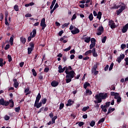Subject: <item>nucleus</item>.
Instances as JSON below:
<instances>
[{
    "instance_id": "nucleus-15",
    "label": "nucleus",
    "mask_w": 128,
    "mask_h": 128,
    "mask_svg": "<svg viewBox=\"0 0 128 128\" xmlns=\"http://www.w3.org/2000/svg\"><path fill=\"white\" fill-rule=\"evenodd\" d=\"M74 103V101H73L71 99H69L68 101L67 104H66V106L68 107V106H72Z\"/></svg>"
},
{
    "instance_id": "nucleus-23",
    "label": "nucleus",
    "mask_w": 128,
    "mask_h": 128,
    "mask_svg": "<svg viewBox=\"0 0 128 128\" xmlns=\"http://www.w3.org/2000/svg\"><path fill=\"white\" fill-rule=\"evenodd\" d=\"M114 110H115V108H112V107H110L108 108V110L107 112L106 115H108L110 113H112V112H114Z\"/></svg>"
},
{
    "instance_id": "nucleus-62",
    "label": "nucleus",
    "mask_w": 128,
    "mask_h": 128,
    "mask_svg": "<svg viewBox=\"0 0 128 128\" xmlns=\"http://www.w3.org/2000/svg\"><path fill=\"white\" fill-rule=\"evenodd\" d=\"M62 60H63L64 62H66V60H68L66 56H63Z\"/></svg>"
},
{
    "instance_id": "nucleus-38",
    "label": "nucleus",
    "mask_w": 128,
    "mask_h": 128,
    "mask_svg": "<svg viewBox=\"0 0 128 128\" xmlns=\"http://www.w3.org/2000/svg\"><path fill=\"white\" fill-rule=\"evenodd\" d=\"M125 60V66L127 68V66H128V57H126L124 59Z\"/></svg>"
},
{
    "instance_id": "nucleus-10",
    "label": "nucleus",
    "mask_w": 128,
    "mask_h": 128,
    "mask_svg": "<svg viewBox=\"0 0 128 128\" xmlns=\"http://www.w3.org/2000/svg\"><path fill=\"white\" fill-rule=\"evenodd\" d=\"M125 58V55L124 54H120V56H119V57H118L116 59V61L118 62H122V60H124V58Z\"/></svg>"
},
{
    "instance_id": "nucleus-47",
    "label": "nucleus",
    "mask_w": 128,
    "mask_h": 128,
    "mask_svg": "<svg viewBox=\"0 0 128 128\" xmlns=\"http://www.w3.org/2000/svg\"><path fill=\"white\" fill-rule=\"evenodd\" d=\"M16 112L18 113L20 110V107L19 106L18 107H16L15 108Z\"/></svg>"
},
{
    "instance_id": "nucleus-30",
    "label": "nucleus",
    "mask_w": 128,
    "mask_h": 128,
    "mask_svg": "<svg viewBox=\"0 0 128 128\" xmlns=\"http://www.w3.org/2000/svg\"><path fill=\"white\" fill-rule=\"evenodd\" d=\"M96 44V43H93L92 42H91V44H90V48L92 50V49L93 50Z\"/></svg>"
},
{
    "instance_id": "nucleus-1",
    "label": "nucleus",
    "mask_w": 128,
    "mask_h": 128,
    "mask_svg": "<svg viewBox=\"0 0 128 128\" xmlns=\"http://www.w3.org/2000/svg\"><path fill=\"white\" fill-rule=\"evenodd\" d=\"M65 73L66 74V83H70V82H72V78H74L76 76V73L74 71L72 70V66H68V67L66 66Z\"/></svg>"
},
{
    "instance_id": "nucleus-35",
    "label": "nucleus",
    "mask_w": 128,
    "mask_h": 128,
    "mask_svg": "<svg viewBox=\"0 0 128 128\" xmlns=\"http://www.w3.org/2000/svg\"><path fill=\"white\" fill-rule=\"evenodd\" d=\"M70 24V22H66L65 24H62V28H64L66 26H68Z\"/></svg>"
},
{
    "instance_id": "nucleus-18",
    "label": "nucleus",
    "mask_w": 128,
    "mask_h": 128,
    "mask_svg": "<svg viewBox=\"0 0 128 128\" xmlns=\"http://www.w3.org/2000/svg\"><path fill=\"white\" fill-rule=\"evenodd\" d=\"M8 103V105L10 104V106L11 108H13V107H14V101L12 99L9 100Z\"/></svg>"
},
{
    "instance_id": "nucleus-45",
    "label": "nucleus",
    "mask_w": 128,
    "mask_h": 128,
    "mask_svg": "<svg viewBox=\"0 0 128 128\" xmlns=\"http://www.w3.org/2000/svg\"><path fill=\"white\" fill-rule=\"evenodd\" d=\"M88 18H89L90 20H92L94 18V16H93V14L92 13L90 14L89 15Z\"/></svg>"
},
{
    "instance_id": "nucleus-9",
    "label": "nucleus",
    "mask_w": 128,
    "mask_h": 128,
    "mask_svg": "<svg viewBox=\"0 0 128 128\" xmlns=\"http://www.w3.org/2000/svg\"><path fill=\"white\" fill-rule=\"evenodd\" d=\"M58 73H64V71H66L67 69V66H65V67L62 68V65H60L58 66Z\"/></svg>"
},
{
    "instance_id": "nucleus-52",
    "label": "nucleus",
    "mask_w": 128,
    "mask_h": 128,
    "mask_svg": "<svg viewBox=\"0 0 128 128\" xmlns=\"http://www.w3.org/2000/svg\"><path fill=\"white\" fill-rule=\"evenodd\" d=\"M28 54H32V49L31 47H30V48H28Z\"/></svg>"
},
{
    "instance_id": "nucleus-41",
    "label": "nucleus",
    "mask_w": 128,
    "mask_h": 128,
    "mask_svg": "<svg viewBox=\"0 0 128 128\" xmlns=\"http://www.w3.org/2000/svg\"><path fill=\"white\" fill-rule=\"evenodd\" d=\"M96 124V122L95 121H94L93 120L92 121H91L90 123V126H91V127H94V126Z\"/></svg>"
},
{
    "instance_id": "nucleus-19",
    "label": "nucleus",
    "mask_w": 128,
    "mask_h": 128,
    "mask_svg": "<svg viewBox=\"0 0 128 128\" xmlns=\"http://www.w3.org/2000/svg\"><path fill=\"white\" fill-rule=\"evenodd\" d=\"M14 82V87H15V88H18V85H19V83L18 82L17 79H14L13 80Z\"/></svg>"
},
{
    "instance_id": "nucleus-44",
    "label": "nucleus",
    "mask_w": 128,
    "mask_h": 128,
    "mask_svg": "<svg viewBox=\"0 0 128 128\" xmlns=\"http://www.w3.org/2000/svg\"><path fill=\"white\" fill-rule=\"evenodd\" d=\"M106 118H102L101 119H100V120H99V121L98 122V124H100V123H102L103 122H104V121H105Z\"/></svg>"
},
{
    "instance_id": "nucleus-24",
    "label": "nucleus",
    "mask_w": 128,
    "mask_h": 128,
    "mask_svg": "<svg viewBox=\"0 0 128 128\" xmlns=\"http://www.w3.org/2000/svg\"><path fill=\"white\" fill-rule=\"evenodd\" d=\"M20 42H22V44H25L26 42V38H24V36H21Z\"/></svg>"
},
{
    "instance_id": "nucleus-55",
    "label": "nucleus",
    "mask_w": 128,
    "mask_h": 128,
    "mask_svg": "<svg viewBox=\"0 0 128 128\" xmlns=\"http://www.w3.org/2000/svg\"><path fill=\"white\" fill-rule=\"evenodd\" d=\"M44 107H42L41 108H40L39 111H38V113L40 114L41 113V112H42V111H44Z\"/></svg>"
},
{
    "instance_id": "nucleus-40",
    "label": "nucleus",
    "mask_w": 128,
    "mask_h": 128,
    "mask_svg": "<svg viewBox=\"0 0 128 128\" xmlns=\"http://www.w3.org/2000/svg\"><path fill=\"white\" fill-rule=\"evenodd\" d=\"M4 60L2 58H0V67L4 66Z\"/></svg>"
},
{
    "instance_id": "nucleus-61",
    "label": "nucleus",
    "mask_w": 128,
    "mask_h": 128,
    "mask_svg": "<svg viewBox=\"0 0 128 128\" xmlns=\"http://www.w3.org/2000/svg\"><path fill=\"white\" fill-rule=\"evenodd\" d=\"M48 71H50V68H44V72H45L46 73H48Z\"/></svg>"
},
{
    "instance_id": "nucleus-31",
    "label": "nucleus",
    "mask_w": 128,
    "mask_h": 128,
    "mask_svg": "<svg viewBox=\"0 0 128 128\" xmlns=\"http://www.w3.org/2000/svg\"><path fill=\"white\" fill-rule=\"evenodd\" d=\"M57 118H58V116H54V117L53 116L52 119V124H54L56 123V119H57Z\"/></svg>"
},
{
    "instance_id": "nucleus-42",
    "label": "nucleus",
    "mask_w": 128,
    "mask_h": 128,
    "mask_svg": "<svg viewBox=\"0 0 128 128\" xmlns=\"http://www.w3.org/2000/svg\"><path fill=\"white\" fill-rule=\"evenodd\" d=\"M64 106V103H60V107H59L60 110H62V109H63Z\"/></svg>"
},
{
    "instance_id": "nucleus-64",
    "label": "nucleus",
    "mask_w": 128,
    "mask_h": 128,
    "mask_svg": "<svg viewBox=\"0 0 128 128\" xmlns=\"http://www.w3.org/2000/svg\"><path fill=\"white\" fill-rule=\"evenodd\" d=\"M10 46V44H7V45L6 46L4 49L8 50V48H9Z\"/></svg>"
},
{
    "instance_id": "nucleus-33",
    "label": "nucleus",
    "mask_w": 128,
    "mask_h": 128,
    "mask_svg": "<svg viewBox=\"0 0 128 128\" xmlns=\"http://www.w3.org/2000/svg\"><path fill=\"white\" fill-rule=\"evenodd\" d=\"M99 63H96V64H95L94 65V70L95 72H98V71L96 70V69L98 67V65H99Z\"/></svg>"
},
{
    "instance_id": "nucleus-8",
    "label": "nucleus",
    "mask_w": 128,
    "mask_h": 128,
    "mask_svg": "<svg viewBox=\"0 0 128 128\" xmlns=\"http://www.w3.org/2000/svg\"><path fill=\"white\" fill-rule=\"evenodd\" d=\"M104 30V26H100L98 28V32H96V34H98V36H100L102 34V32H103Z\"/></svg>"
},
{
    "instance_id": "nucleus-34",
    "label": "nucleus",
    "mask_w": 128,
    "mask_h": 128,
    "mask_svg": "<svg viewBox=\"0 0 128 128\" xmlns=\"http://www.w3.org/2000/svg\"><path fill=\"white\" fill-rule=\"evenodd\" d=\"M121 101H122V98L119 94V95H118V100H117L118 104H120V103Z\"/></svg>"
},
{
    "instance_id": "nucleus-7",
    "label": "nucleus",
    "mask_w": 128,
    "mask_h": 128,
    "mask_svg": "<svg viewBox=\"0 0 128 128\" xmlns=\"http://www.w3.org/2000/svg\"><path fill=\"white\" fill-rule=\"evenodd\" d=\"M36 28H34V30H32V36H30V35L29 36H28V41L30 42L32 38H34V36H36Z\"/></svg>"
},
{
    "instance_id": "nucleus-57",
    "label": "nucleus",
    "mask_w": 128,
    "mask_h": 128,
    "mask_svg": "<svg viewBox=\"0 0 128 128\" xmlns=\"http://www.w3.org/2000/svg\"><path fill=\"white\" fill-rule=\"evenodd\" d=\"M46 101H47V99H46V98H44L42 100V104H46Z\"/></svg>"
},
{
    "instance_id": "nucleus-6",
    "label": "nucleus",
    "mask_w": 128,
    "mask_h": 128,
    "mask_svg": "<svg viewBox=\"0 0 128 128\" xmlns=\"http://www.w3.org/2000/svg\"><path fill=\"white\" fill-rule=\"evenodd\" d=\"M9 104L8 101L4 100V98L0 99V105H2V106H8Z\"/></svg>"
},
{
    "instance_id": "nucleus-32",
    "label": "nucleus",
    "mask_w": 128,
    "mask_h": 128,
    "mask_svg": "<svg viewBox=\"0 0 128 128\" xmlns=\"http://www.w3.org/2000/svg\"><path fill=\"white\" fill-rule=\"evenodd\" d=\"M102 12H98L96 16L97 18H98V20H100L102 18Z\"/></svg>"
},
{
    "instance_id": "nucleus-39",
    "label": "nucleus",
    "mask_w": 128,
    "mask_h": 128,
    "mask_svg": "<svg viewBox=\"0 0 128 128\" xmlns=\"http://www.w3.org/2000/svg\"><path fill=\"white\" fill-rule=\"evenodd\" d=\"M92 51L90 49V50H88V51H86L84 54L85 56H88V54H92Z\"/></svg>"
},
{
    "instance_id": "nucleus-51",
    "label": "nucleus",
    "mask_w": 128,
    "mask_h": 128,
    "mask_svg": "<svg viewBox=\"0 0 128 128\" xmlns=\"http://www.w3.org/2000/svg\"><path fill=\"white\" fill-rule=\"evenodd\" d=\"M86 93L87 94H89L90 95H92V92L90 91V90H86Z\"/></svg>"
},
{
    "instance_id": "nucleus-53",
    "label": "nucleus",
    "mask_w": 128,
    "mask_h": 128,
    "mask_svg": "<svg viewBox=\"0 0 128 128\" xmlns=\"http://www.w3.org/2000/svg\"><path fill=\"white\" fill-rule=\"evenodd\" d=\"M10 116H8V115H6L4 116V120H6L8 121V120H10Z\"/></svg>"
},
{
    "instance_id": "nucleus-46",
    "label": "nucleus",
    "mask_w": 128,
    "mask_h": 128,
    "mask_svg": "<svg viewBox=\"0 0 128 128\" xmlns=\"http://www.w3.org/2000/svg\"><path fill=\"white\" fill-rule=\"evenodd\" d=\"M78 125L80 127H82V126H83L84 124V122H78Z\"/></svg>"
},
{
    "instance_id": "nucleus-13",
    "label": "nucleus",
    "mask_w": 128,
    "mask_h": 128,
    "mask_svg": "<svg viewBox=\"0 0 128 128\" xmlns=\"http://www.w3.org/2000/svg\"><path fill=\"white\" fill-rule=\"evenodd\" d=\"M119 93L115 92H110L111 96H114V99H117L118 100Z\"/></svg>"
},
{
    "instance_id": "nucleus-4",
    "label": "nucleus",
    "mask_w": 128,
    "mask_h": 128,
    "mask_svg": "<svg viewBox=\"0 0 128 128\" xmlns=\"http://www.w3.org/2000/svg\"><path fill=\"white\" fill-rule=\"evenodd\" d=\"M41 98H42V96H41L40 93H38V95H37L36 97V100L35 101V103L34 104V107H36V108H38V105L39 102Z\"/></svg>"
},
{
    "instance_id": "nucleus-37",
    "label": "nucleus",
    "mask_w": 128,
    "mask_h": 128,
    "mask_svg": "<svg viewBox=\"0 0 128 128\" xmlns=\"http://www.w3.org/2000/svg\"><path fill=\"white\" fill-rule=\"evenodd\" d=\"M32 73L33 76H34V77L36 76V77L38 74L35 69H32Z\"/></svg>"
},
{
    "instance_id": "nucleus-59",
    "label": "nucleus",
    "mask_w": 128,
    "mask_h": 128,
    "mask_svg": "<svg viewBox=\"0 0 128 128\" xmlns=\"http://www.w3.org/2000/svg\"><path fill=\"white\" fill-rule=\"evenodd\" d=\"M42 102H40L38 103V104L37 105V108H40V107H42Z\"/></svg>"
},
{
    "instance_id": "nucleus-2",
    "label": "nucleus",
    "mask_w": 128,
    "mask_h": 128,
    "mask_svg": "<svg viewBox=\"0 0 128 128\" xmlns=\"http://www.w3.org/2000/svg\"><path fill=\"white\" fill-rule=\"evenodd\" d=\"M108 97V94L105 93H100V94H96L95 96V98L97 100L96 101L94 100V103H102V100L106 99Z\"/></svg>"
},
{
    "instance_id": "nucleus-28",
    "label": "nucleus",
    "mask_w": 128,
    "mask_h": 128,
    "mask_svg": "<svg viewBox=\"0 0 128 128\" xmlns=\"http://www.w3.org/2000/svg\"><path fill=\"white\" fill-rule=\"evenodd\" d=\"M92 74H94V76H96V75H98V72H95L94 66H93V67L92 69Z\"/></svg>"
},
{
    "instance_id": "nucleus-63",
    "label": "nucleus",
    "mask_w": 128,
    "mask_h": 128,
    "mask_svg": "<svg viewBox=\"0 0 128 128\" xmlns=\"http://www.w3.org/2000/svg\"><path fill=\"white\" fill-rule=\"evenodd\" d=\"M126 44H122L121 45V48H122V50H124V48H126Z\"/></svg>"
},
{
    "instance_id": "nucleus-43",
    "label": "nucleus",
    "mask_w": 128,
    "mask_h": 128,
    "mask_svg": "<svg viewBox=\"0 0 128 128\" xmlns=\"http://www.w3.org/2000/svg\"><path fill=\"white\" fill-rule=\"evenodd\" d=\"M88 109H90V106H86V107H83L82 111H84V112H86V110H88Z\"/></svg>"
},
{
    "instance_id": "nucleus-5",
    "label": "nucleus",
    "mask_w": 128,
    "mask_h": 128,
    "mask_svg": "<svg viewBox=\"0 0 128 128\" xmlns=\"http://www.w3.org/2000/svg\"><path fill=\"white\" fill-rule=\"evenodd\" d=\"M122 4H123V6H120V8H119V10H116V14L118 16L122 12H123V10H125L126 8L125 4L124 2H122Z\"/></svg>"
},
{
    "instance_id": "nucleus-49",
    "label": "nucleus",
    "mask_w": 128,
    "mask_h": 128,
    "mask_svg": "<svg viewBox=\"0 0 128 128\" xmlns=\"http://www.w3.org/2000/svg\"><path fill=\"white\" fill-rule=\"evenodd\" d=\"M106 38L107 36H104L103 38H102V42H106Z\"/></svg>"
},
{
    "instance_id": "nucleus-36",
    "label": "nucleus",
    "mask_w": 128,
    "mask_h": 128,
    "mask_svg": "<svg viewBox=\"0 0 128 128\" xmlns=\"http://www.w3.org/2000/svg\"><path fill=\"white\" fill-rule=\"evenodd\" d=\"M14 9L16 10V12H18L19 8L18 4H15L14 6Z\"/></svg>"
},
{
    "instance_id": "nucleus-27",
    "label": "nucleus",
    "mask_w": 128,
    "mask_h": 128,
    "mask_svg": "<svg viewBox=\"0 0 128 128\" xmlns=\"http://www.w3.org/2000/svg\"><path fill=\"white\" fill-rule=\"evenodd\" d=\"M56 2V0H52V4L50 6V9L51 10H53V8H54Z\"/></svg>"
},
{
    "instance_id": "nucleus-16",
    "label": "nucleus",
    "mask_w": 128,
    "mask_h": 128,
    "mask_svg": "<svg viewBox=\"0 0 128 128\" xmlns=\"http://www.w3.org/2000/svg\"><path fill=\"white\" fill-rule=\"evenodd\" d=\"M59 5L58 2H56V4H55L52 10H50V13L51 14H52V12H54V10H56V8H58Z\"/></svg>"
},
{
    "instance_id": "nucleus-25",
    "label": "nucleus",
    "mask_w": 128,
    "mask_h": 128,
    "mask_svg": "<svg viewBox=\"0 0 128 128\" xmlns=\"http://www.w3.org/2000/svg\"><path fill=\"white\" fill-rule=\"evenodd\" d=\"M14 34H12V36H10V42L11 46H12V44H14Z\"/></svg>"
},
{
    "instance_id": "nucleus-12",
    "label": "nucleus",
    "mask_w": 128,
    "mask_h": 128,
    "mask_svg": "<svg viewBox=\"0 0 128 128\" xmlns=\"http://www.w3.org/2000/svg\"><path fill=\"white\" fill-rule=\"evenodd\" d=\"M58 85L59 82L57 81H56V80L52 81V82H51V86H52V87H56Z\"/></svg>"
},
{
    "instance_id": "nucleus-11",
    "label": "nucleus",
    "mask_w": 128,
    "mask_h": 128,
    "mask_svg": "<svg viewBox=\"0 0 128 128\" xmlns=\"http://www.w3.org/2000/svg\"><path fill=\"white\" fill-rule=\"evenodd\" d=\"M109 24L110 25L111 28H114L116 26V24L113 20H110L109 21Z\"/></svg>"
},
{
    "instance_id": "nucleus-56",
    "label": "nucleus",
    "mask_w": 128,
    "mask_h": 128,
    "mask_svg": "<svg viewBox=\"0 0 128 128\" xmlns=\"http://www.w3.org/2000/svg\"><path fill=\"white\" fill-rule=\"evenodd\" d=\"M8 62H12V56H10V55H8Z\"/></svg>"
},
{
    "instance_id": "nucleus-17",
    "label": "nucleus",
    "mask_w": 128,
    "mask_h": 128,
    "mask_svg": "<svg viewBox=\"0 0 128 128\" xmlns=\"http://www.w3.org/2000/svg\"><path fill=\"white\" fill-rule=\"evenodd\" d=\"M128 30V23L126 24L125 26L122 28V32H126Z\"/></svg>"
},
{
    "instance_id": "nucleus-20",
    "label": "nucleus",
    "mask_w": 128,
    "mask_h": 128,
    "mask_svg": "<svg viewBox=\"0 0 128 128\" xmlns=\"http://www.w3.org/2000/svg\"><path fill=\"white\" fill-rule=\"evenodd\" d=\"M40 26H47V24H46L45 18H42Z\"/></svg>"
},
{
    "instance_id": "nucleus-21",
    "label": "nucleus",
    "mask_w": 128,
    "mask_h": 128,
    "mask_svg": "<svg viewBox=\"0 0 128 128\" xmlns=\"http://www.w3.org/2000/svg\"><path fill=\"white\" fill-rule=\"evenodd\" d=\"M92 53L93 56H98L97 52H96V49L95 47H94V48H93V49L92 50Z\"/></svg>"
},
{
    "instance_id": "nucleus-58",
    "label": "nucleus",
    "mask_w": 128,
    "mask_h": 128,
    "mask_svg": "<svg viewBox=\"0 0 128 128\" xmlns=\"http://www.w3.org/2000/svg\"><path fill=\"white\" fill-rule=\"evenodd\" d=\"M5 24L7 26H10V24L8 22V18H5Z\"/></svg>"
},
{
    "instance_id": "nucleus-48",
    "label": "nucleus",
    "mask_w": 128,
    "mask_h": 128,
    "mask_svg": "<svg viewBox=\"0 0 128 128\" xmlns=\"http://www.w3.org/2000/svg\"><path fill=\"white\" fill-rule=\"evenodd\" d=\"M38 77L40 80H43L44 79V76H42V74H40L39 75H38Z\"/></svg>"
},
{
    "instance_id": "nucleus-3",
    "label": "nucleus",
    "mask_w": 128,
    "mask_h": 128,
    "mask_svg": "<svg viewBox=\"0 0 128 128\" xmlns=\"http://www.w3.org/2000/svg\"><path fill=\"white\" fill-rule=\"evenodd\" d=\"M110 102H106L105 105H101L100 108L104 112H107V108L110 107Z\"/></svg>"
},
{
    "instance_id": "nucleus-29",
    "label": "nucleus",
    "mask_w": 128,
    "mask_h": 128,
    "mask_svg": "<svg viewBox=\"0 0 128 128\" xmlns=\"http://www.w3.org/2000/svg\"><path fill=\"white\" fill-rule=\"evenodd\" d=\"M90 36H85V38H84V42H90Z\"/></svg>"
},
{
    "instance_id": "nucleus-54",
    "label": "nucleus",
    "mask_w": 128,
    "mask_h": 128,
    "mask_svg": "<svg viewBox=\"0 0 128 128\" xmlns=\"http://www.w3.org/2000/svg\"><path fill=\"white\" fill-rule=\"evenodd\" d=\"M114 66V63H112V64H110V66L109 68V71H111L112 70V69L113 68Z\"/></svg>"
},
{
    "instance_id": "nucleus-14",
    "label": "nucleus",
    "mask_w": 128,
    "mask_h": 128,
    "mask_svg": "<svg viewBox=\"0 0 128 128\" xmlns=\"http://www.w3.org/2000/svg\"><path fill=\"white\" fill-rule=\"evenodd\" d=\"M80 32V30L79 28L74 26V30H72V33L73 34H78V32Z\"/></svg>"
},
{
    "instance_id": "nucleus-22",
    "label": "nucleus",
    "mask_w": 128,
    "mask_h": 128,
    "mask_svg": "<svg viewBox=\"0 0 128 128\" xmlns=\"http://www.w3.org/2000/svg\"><path fill=\"white\" fill-rule=\"evenodd\" d=\"M88 87H90V84L88 82H85L84 84V89H86Z\"/></svg>"
},
{
    "instance_id": "nucleus-60",
    "label": "nucleus",
    "mask_w": 128,
    "mask_h": 128,
    "mask_svg": "<svg viewBox=\"0 0 128 128\" xmlns=\"http://www.w3.org/2000/svg\"><path fill=\"white\" fill-rule=\"evenodd\" d=\"M72 47L71 46H69L68 48H66V49H64V52H68V50H71Z\"/></svg>"
},
{
    "instance_id": "nucleus-26",
    "label": "nucleus",
    "mask_w": 128,
    "mask_h": 128,
    "mask_svg": "<svg viewBox=\"0 0 128 128\" xmlns=\"http://www.w3.org/2000/svg\"><path fill=\"white\" fill-rule=\"evenodd\" d=\"M29 46H30L32 48V52L34 48V44L33 42H30V43H29Z\"/></svg>"
},
{
    "instance_id": "nucleus-50",
    "label": "nucleus",
    "mask_w": 128,
    "mask_h": 128,
    "mask_svg": "<svg viewBox=\"0 0 128 128\" xmlns=\"http://www.w3.org/2000/svg\"><path fill=\"white\" fill-rule=\"evenodd\" d=\"M76 18V14H73V16H72L71 20H75Z\"/></svg>"
}]
</instances>
